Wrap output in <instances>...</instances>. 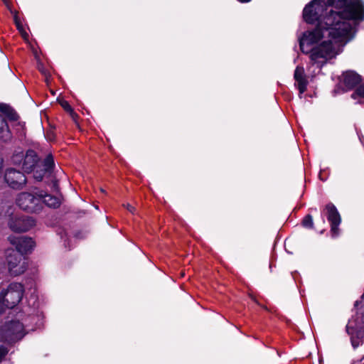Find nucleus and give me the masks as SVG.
I'll list each match as a JSON object with an SVG mask.
<instances>
[{
    "instance_id": "obj_5",
    "label": "nucleus",
    "mask_w": 364,
    "mask_h": 364,
    "mask_svg": "<svg viewBox=\"0 0 364 364\" xmlns=\"http://www.w3.org/2000/svg\"><path fill=\"white\" fill-rule=\"evenodd\" d=\"M42 194L35 196L28 192H22L18 195L16 205L28 213H39L42 208Z\"/></svg>"
},
{
    "instance_id": "obj_23",
    "label": "nucleus",
    "mask_w": 364,
    "mask_h": 364,
    "mask_svg": "<svg viewBox=\"0 0 364 364\" xmlns=\"http://www.w3.org/2000/svg\"><path fill=\"white\" fill-rule=\"evenodd\" d=\"M37 68L38 71L45 77L46 82L48 83L49 79L50 77V74L49 71L45 68L44 65L41 62L38 63Z\"/></svg>"
},
{
    "instance_id": "obj_7",
    "label": "nucleus",
    "mask_w": 364,
    "mask_h": 364,
    "mask_svg": "<svg viewBox=\"0 0 364 364\" xmlns=\"http://www.w3.org/2000/svg\"><path fill=\"white\" fill-rule=\"evenodd\" d=\"M24 293L23 285L18 282L11 283L5 292L1 291L0 296L6 301L5 306L13 309L21 301Z\"/></svg>"
},
{
    "instance_id": "obj_31",
    "label": "nucleus",
    "mask_w": 364,
    "mask_h": 364,
    "mask_svg": "<svg viewBox=\"0 0 364 364\" xmlns=\"http://www.w3.org/2000/svg\"><path fill=\"white\" fill-rule=\"evenodd\" d=\"M316 63H317V66L318 68H322L326 63V60L323 62H319L316 60Z\"/></svg>"
},
{
    "instance_id": "obj_22",
    "label": "nucleus",
    "mask_w": 364,
    "mask_h": 364,
    "mask_svg": "<svg viewBox=\"0 0 364 364\" xmlns=\"http://www.w3.org/2000/svg\"><path fill=\"white\" fill-rule=\"evenodd\" d=\"M351 97L354 100L357 99L358 97L364 99V83L359 85L356 87L355 91L351 95Z\"/></svg>"
},
{
    "instance_id": "obj_20",
    "label": "nucleus",
    "mask_w": 364,
    "mask_h": 364,
    "mask_svg": "<svg viewBox=\"0 0 364 364\" xmlns=\"http://www.w3.org/2000/svg\"><path fill=\"white\" fill-rule=\"evenodd\" d=\"M301 225L306 229H315L313 216L311 214L306 215L301 220Z\"/></svg>"
},
{
    "instance_id": "obj_13",
    "label": "nucleus",
    "mask_w": 364,
    "mask_h": 364,
    "mask_svg": "<svg viewBox=\"0 0 364 364\" xmlns=\"http://www.w3.org/2000/svg\"><path fill=\"white\" fill-rule=\"evenodd\" d=\"M295 87L299 90V94L304 93L307 90L309 81L305 74L304 68L302 66H296L294 73Z\"/></svg>"
},
{
    "instance_id": "obj_6",
    "label": "nucleus",
    "mask_w": 364,
    "mask_h": 364,
    "mask_svg": "<svg viewBox=\"0 0 364 364\" xmlns=\"http://www.w3.org/2000/svg\"><path fill=\"white\" fill-rule=\"evenodd\" d=\"M6 259L8 269L11 276H19L26 270L27 264L24 260V257L18 251H14L13 248L6 250Z\"/></svg>"
},
{
    "instance_id": "obj_35",
    "label": "nucleus",
    "mask_w": 364,
    "mask_h": 364,
    "mask_svg": "<svg viewBox=\"0 0 364 364\" xmlns=\"http://www.w3.org/2000/svg\"><path fill=\"white\" fill-rule=\"evenodd\" d=\"M313 210L314 211H316V212L317 211V208H311L309 209V210Z\"/></svg>"
},
{
    "instance_id": "obj_4",
    "label": "nucleus",
    "mask_w": 364,
    "mask_h": 364,
    "mask_svg": "<svg viewBox=\"0 0 364 364\" xmlns=\"http://www.w3.org/2000/svg\"><path fill=\"white\" fill-rule=\"evenodd\" d=\"M324 217H326L331 227L330 233L333 238L337 237L340 234L339 225L341 223V216L335 206V205L329 202L321 210V222L322 226L326 225Z\"/></svg>"
},
{
    "instance_id": "obj_28",
    "label": "nucleus",
    "mask_w": 364,
    "mask_h": 364,
    "mask_svg": "<svg viewBox=\"0 0 364 364\" xmlns=\"http://www.w3.org/2000/svg\"><path fill=\"white\" fill-rule=\"evenodd\" d=\"M6 301L2 299V296H0V314H2L5 312L6 309H8L6 306Z\"/></svg>"
},
{
    "instance_id": "obj_26",
    "label": "nucleus",
    "mask_w": 364,
    "mask_h": 364,
    "mask_svg": "<svg viewBox=\"0 0 364 364\" xmlns=\"http://www.w3.org/2000/svg\"><path fill=\"white\" fill-rule=\"evenodd\" d=\"M46 137L48 141H54L56 138L55 133L53 129H49L46 132Z\"/></svg>"
},
{
    "instance_id": "obj_1",
    "label": "nucleus",
    "mask_w": 364,
    "mask_h": 364,
    "mask_svg": "<svg viewBox=\"0 0 364 364\" xmlns=\"http://www.w3.org/2000/svg\"><path fill=\"white\" fill-rule=\"evenodd\" d=\"M338 14L341 22L353 21L356 27L364 21V2L363 0H311L303 10L304 21L314 24L320 16L327 14Z\"/></svg>"
},
{
    "instance_id": "obj_30",
    "label": "nucleus",
    "mask_w": 364,
    "mask_h": 364,
    "mask_svg": "<svg viewBox=\"0 0 364 364\" xmlns=\"http://www.w3.org/2000/svg\"><path fill=\"white\" fill-rule=\"evenodd\" d=\"M124 206L126 207V208L127 209V210L129 212H130L132 214L134 213L135 208L134 206H132V205H130L129 203H127V205H124Z\"/></svg>"
},
{
    "instance_id": "obj_10",
    "label": "nucleus",
    "mask_w": 364,
    "mask_h": 364,
    "mask_svg": "<svg viewBox=\"0 0 364 364\" xmlns=\"http://www.w3.org/2000/svg\"><path fill=\"white\" fill-rule=\"evenodd\" d=\"M4 178L8 186L14 190L23 189L27 181L24 173L14 168H7Z\"/></svg>"
},
{
    "instance_id": "obj_2",
    "label": "nucleus",
    "mask_w": 364,
    "mask_h": 364,
    "mask_svg": "<svg viewBox=\"0 0 364 364\" xmlns=\"http://www.w3.org/2000/svg\"><path fill=\"white\" fill-rule=\"evenodd\" d=\"M341 18L337 14L320 16L315 21L317 23L316 27L312 30L306 31L299 38L301 51L304 54H309V50L304 49L305 43L307 46L316 44L326 36V33L328 38L339 41L353 38L356 29L353 28L350 22L339 21Z\"/></svg>"
},
{
    "instance_id": "obj_29",
    "label": "nucleus",
    "mask_w": 364,
    "mask_h": 364,
    "mask_svg": "<svg viewBox=\"0 0 364 364\" xmlns=\"http://www.w3.org/2000/svg\"><path fill=\"white\" fill-rule=\"evenodd\" d=\"M70 116L71 117V118L75 122H77V119H79V115L74 111V109L73 110L72 112L69 113Z\"/></svg>"
},
{
    "instance_id": "obj_25",
    "label": "nucleus",
    "mask_w": 364,
    "mask_h": 364,
    "mask_svg": "<svg viewBox=\"0 0 364 364\" xmlns=\"http://www.w3.org/2000/svg\"><path fill=\"white\" fill-rule=\"evenodd\" d=\"M9 350L4 345H0V363L8 355Z\"/></svg>"
},
{
    "instance_id": "obj_14",
    "label": "nucleus",
    "mask_w": 364,
    "mask_h": 364,
    "mask_svg": "<svg viewBox=\"0 0 364 364\" xmlns=\"http://www.w3.org/2000/svg\"><path fill=\"white\" fill-rule=\"evenodd\" d=\"M343 84L345 87L351 90L357 87L362 81V77L353 70H347L343 73Z\"/></svg>"
},
{
    "instance_id": "obj_32",
    "label": "nucleus",
    "mask_w": 364,
    "mask_h": 364,
    "mask_svg": "<svg viewBox=\"0 0 364 364\" xmlns=\"http://www.w3.org/2000/svg\"><path fill=\"white\" fill-rule=\"evenodd\" d=\"M351 343L353 348H357L359 345L358 342H355L354 340L351 339Z\"/></svg>"
},
{
    "instance_id": "obj_18",
    "label": "nucleus",
    "mask_w": 364,
    "mask_h": 364,
    "mask_svg": "<svg viewBox=\"0 0 364 364\" xmlns=\"http://www.w3.org/2000/svg\"><path fill=\"white\" fill-rule=\"evenodd\" d=\"M40 164L41 167L44 168V171H46L48 173L53 172L55 168V162L53 156L51 154H48L43 161H40Z\"/></svg>"
},
{
    "instance_id": "obj_8",
    "label": "nucleus",
    "mask_w": 364,
    "mask_h": 364,
    "mask_svg": "<svg viewBox=\"0 0 364 364\" xmlns=\"http://www.w3.org/2000/svg\"><path fill=\"white\" fill-rule=\"evenodd\" d=\"M308 50L309 58L314 64L318 58L332 59L337 54L331 40L324 41Z\"/></svg>"
},
{
    "instance_id": "obj_24",
    "label": "nucleus",
    "mask_w": 364,
    "mask_h": 364,
    "mask_svg": "<svg viewBox=\"0 0 364 364\" xmlns=\"http://www.w3.org/2000/svg\"><path fill=\"white\" fill-rule=\"evenodd\" d=\"M59 104L60 105V106L63 108V109L68 112V113H70L73 112V108L71 107V105H70V103L65 100H62L60 101H59Z\"/></svg>"
},
{
    "instance_id": "obj_9",
    "label": "nucleus",
    "mask_w": 364,
    "mask_h": 364,
    "mask_svg": "<svg viewBox=\"0 0 364 364\" xmlns=\"http://www.w3.org/2000/svg\"><path fill=\"white\" fill-rule=\"evenodd\" d=\"M8 225L14 232H27L36 225V220L30 216L14 214L10 216Z\"/></svg>"
},
{
    "instance_id": "obj_27",
    "label": "nucleus",
    "mask_w": 364,
    "mask_h": 364,
    "mask_svg": "<svg viewBox=\"0 0 364 364\" xmlns=\"http://www.w3.org/2000/svg\"><path fill=\"white\" fill-rule=\"evenodd\" d=\"M14 22H15V24H16V26L17 29H18L20 32L24 31V30H23V25H22V23H21V21H20V20H19V18H18V16H17V15H15V16H14Z\"/></svg>"
},
{
    "instance_id": "obj_36",
    "label": "nucleus",
    "mask_w": 364,
    "mask_h": 364,
    "mask_svg": "<svg viewBox=\"0 0 364 364\" xmlns=\"http://www.w3.org/2000/svg\"><path fill=\"white\" fill-rule=\"evenodd\" d=\"M100 191H101L102 193H105V190H104L103 188H100Z\"/></svg>"
},
{
    "instance_id": "obj_19",
    "label": "nucleus",
    "mask_w": 364,
    "mask_h": 364,
    "mask_svg": "<svg viewBox=\"0 0 364 364\" xmlns=\"http://www.w3.org/2000/svg\"><path fill=\"white\" fill-rule=\"evenodd\" d=\"M24 153L23 151L15 152L11 156V163L16 166H23Z\"/></svg>"
},
{
    "instance_id": "obj_3",
    "label": "nucleus",
    "mask_w": 364,
    "mask_h": 364,
    "mask_svg": "<svg viewBox=\"0 0 364 364\" xmlns=\"http://www.w3.org/2000/svg\"><path fill=\"white\" fill-rule=\"evenodd\" d=\"M27 334L24 324L18 319L4 321L0 326V343L14 346Z\"/></svg>"
},
{
    "instance_id": "obj_12",
    "label": "nucleus",
    "mask_w": 364,
    "mask_h": 364,
    "mask_svg": "<svg viewBox=\"0 0 364 364\" xmlns=\"http://www.w3.org/2000/svg\"><path fill=\"white\" fill-rule=\"evenodd\" d=\"M40 157L33 149H29L24 154L22 169L25 173H31L39 167Z\"/></svg>"
},
{
    "instance_id": "obj_16",
    "label": "nucleus",
    "mask_w": 364,
    "mask_h": 364,
    "mask_svg": "<svg viewBox=\"0 0 364 364\" xmlns=\"http://www.w3.org/2000/svg\"><path fill=\"white\" fill-rule=\"evenodd\" d=\"M0 112L11 122H16L19 119L18 113L9 105L0 103Z\"/></svg>"
},
{
    "instance_id": "obj_17",
    "label": "nucleus",
    "mask_w": 364,
    "mask_h": 364,
    "mask_svg": "<svg viewBox=\"0 0 364 364\" xmlns=\"http://www.w3.org/2000/svg\"><path fill=\"white\" fill-rule=\"evenodd\" d=\"M41 194L43 195L42 204L45 203L48 207L53 208H57L60 206V202L57 197L47 194L46 193H43V191Z\"/></svg>"
},
{
    "instance_id": "obj_34",
    "label": "nucleus",
    "mask_w": 364,
    "mask_h": 364,
    "mask_svg": "<svg viewBox=\"0 0 364 364\" xmlns=\"http://www.w3.org/2000/svg\"><path fill=\"white\" fill-rule=\"evenodd\" d=\"M325 230H326V229L323 228V229H321V230H320V233H321V234H323V233L324 232V231H325Z\"/></svg>"
},
{
    "instance_id": "obj_15",
    "label": "nucleus",
    "mask_w": 364,
    "mask_h": 364,
    "mask_svg": "<svg viewBox=\"0 0 364 364\" xmlns=\"http://www.w3.org/2000/svg\"><path fill=\"white\" fill-rule=\"evenodd\" d=\"M12 137L6 119L0 114V139L3 141H8Z\"/></svg>"
},
{
    "instance_id": "obj_11",
    "label": "nucleus",
    "mask_w": 364,
    "mask_h": 364,
    "mask_svg": "<svg viewBox=\"0 0 364 364\" xmlns=\"http://www.w3.org/2000/svg\"><path fill=\"white\" fill-rule=\"evenodd\" d=\"M8 240L14 247V251H18L23 257V255L31 252L35 246V242L31 237L9 236Z\"/></svg>"
},
{
    "instance_id": "obj_21",
    "label": "nucleus",
    "mask_w": 364,
    "mask_h": 364,
    "mask_svg": "<svg viewBox=\"0 0 364 364\" xmlns=\"http://www.w3.org/2000/svg\"><path fill=\"white\" fill-rule=\"evenodd\" d=\"M33 177L38 181H41L46 173V171H44V168L41 167V165L39 164V167H36L35 170H33Z\"/></svg>"
},
{
    "instance_id": "obj_33",
    "label": "nucleus",
    "mask_w": 364,
    "mask_h": 364,
    "mask_svg": "<svg viewBox=\"0 0 364 364\" xmlns=\"http://www.w3.org/2000/svg\"><path fill=\"white\" fill-rule=\"evenodd\" d=\"M240 2H242V3H245V2H248L250 1V0H239Z\"/></svg>"
}]
</instances>
